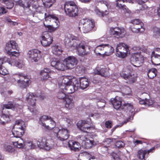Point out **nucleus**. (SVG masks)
Masks as SVG:
<instances>
[{
  "label": "nucleus",
  "mask_w": 160,
  "mask_h": 160,
  "mask_svg": "<svg viewBox=\"0 0 160 160\" xmlns=\"http://www.w3.org/2000/svg\"><path fill=\"white\" fill-rule=\"evenodd\" d=\"M111 102L113 107L116 109H118L122 106V99L118 97H116L112 100L111 99Z\"/></svg>",
  "instance_id": "20"
},
{
  "label": "nucleus",
  "mask_w": 160,
  "mask_h": 160,
  "mask_svg": "<svg viewBox=\"0 0 160 160\" xmlns=\"http://www.w3.org/2000/svg\"><path fill=\"white\" fill-rule=\"evenodd\" d=\"M105 126L107 128H112V122L110 120H108L105 122Z\"/></svg>",
  "instance_id": "56"
},
{
  "label": "nucleus",
  "mask_w": 160,
  "mask_h": 160,
  "mask_svg": "<svg viewBox=\"0 0 160 160\" xmlns=\"http://www.w3.org/2000/svg\"><path fill=\"white\" fill-rule=\"evenodd\" d=\"M140 49V48L138 46H134L132 48V50L136 52L135 53H138L139 52V53L141 54Z\"/></svg>",
  "instance_id": "57"
},
{
  "label": "nucleus",
  "mask_w": 160,
  "mask_h": 160,
  "mask_svg": "<svg viewBox=\"0 0 160 160\" xmlns=\"http://www.w3.org/2000/svg\"><path fill=\"white\" fill-rule=\"evenodd\" d=\"M17 127H18V128L24 130L25 127L24 122L21 120H16L13 128L17 129Z\"/></svg>",
  "instance_id": "30"
},
{
  "label": "nucleus",
  "mask_w": 160,
  "mask_h": 160,
  "mask_svg": "<svg viewBox=\"0 0 160 160\" xmlns=\"http://www.w3.org/2000/svg\"><path fill=\"white\" fill-rule=\"evenodd\" d=\"M17 3L20 6L24 8H29L30 7L31 2H30L29 1H18Z\"/></svg>",
  "instance_id": "36"
},
{
  "label": "nucleus",
  "mask_w": 160,
  "mask_h": 160,
  "mask_svg": "<svg viewBox=\"0 0 160 160\" xmlns=\"http://www.w3.org/2000/svg\"><path fill=\"white\" fill-rule=\"evenodd\" d=\"M114 51V48L109 44H104V55L109 56L112 54Z\"/></svg>",
  "instance_id": "22"
},
{
  "label": "nucleus",
  "mask_w": 160,
  "mask_h": 160,
  "mask_svg": "<svg viewBox=\"0 0 160 160\" xmlns=\"http://www.w3.org/2000/svg\"><path fill=\"white\" fill-rule=\"evenodd\" d=\"M80 50L82 52H83V53H78L80 55H87L89 54L90 52V48L89 47H88V50H87V49H81Z\"/></svg>",
  "instance_id": "50"
},
{
  "label": "nucleus",
  "mask_w": 160,
  "mask_h": 160,
  "mask_svg": "<svg viewBox=\"0 0 160 160\" xmlns=\"http://www.w3.org/2000/svg\"><path fill=\"white\" fill-rule=\"evenodd\" d=\"M10 116L9 112L8 110L2 108V118L5 119H9Z\"/></svg>",
  "instance_id": "41"
},
{
  "label": "nucleus",
  "mask_w": 160,
  "mask_h": 160,
  "mask_svg": "<svg viewBox=\"0 0 160 160\" xmlns=\"http://www.w3.org/2000/svg\"><path fill=\"white\" fill-rule=\"evenodd\" d=\"M36 97L33 93H28L26 96V99L28 103V109L33 114H37L38 111L36 108Z\"/></svg>",
  "instance_id": "6"
},
{
  "label": "nucleus",
  "mask_w": 160,
  "mask_h": 160,
  "mask_svg": "<svg viewBox=\"0 0 160 160\" xmlns=\"http://www.w3.org/2000/svg\"><path fill=\"white\" fill-rule=\"evenodd\" d=\"M65 12L70 17H75L78 16L79 10L75 2L72 1L66 2L64 5Z\"/></svg>",
  "instance_id": "2"
},
{
  "label": "nucleus",
  "mask_w": 160,
  "mask_h": 160,
  "mask_svg": "<svg viewBox=\"0 0 160 160\" xmlns=\"http://www.w3.org/2000/svg\"><path fill=\"white\" fill-rule=\"evenodd\" d=\"M147 155V149H141L138 150L137 152V157L140 160H145V156Z\"/></svg>",
  "instance_id": "28"
},
{
  "label": "nucleus",
  "mask_w": 160,
  "mask_h": 160,
  "mask_svg": "<svg viewBox=\"0 0 160 160\" xmlns=\"http://www.w3.org/2000/svg\"><path fill=\"white\" fill-rule=\"evenodd\" d=\"M7 21L8 22L11 23V24L14 25H16L18 24L17 22H14L11 20L10 19H7Z\"/></svg>",
  "instance_id": "64"
},
{
  "label": "nucleus",
  "mask_w": 160,
  "mask_h": 160,
  "mask_svg": "<svg viewBox=\"0 0 160 160\" xmlns=\"http://www.w3.org/2000/svg\"><path fill=\"white\" fill-rule=\"evenodd\" d=\"M78 62L77 58L73 56H69L63 60L67 69H72L76 67Z\"/></svg>",
  "instance_id": "13"
},
{
  "label": "nucleus",
  "mask_w": 160,
  "mask_h": 160,
  "mask_svg": "<svg viewBox=\"0 0 160 160\" xmlns=\"http://www.w3.org/2000/svg\"><path fill=\"white\" fill-rule=\"evenodd\" d=\"M43 5L46 8H49L51 7L53 4V2L51 1H45L43 2Z\"/></svg>",
  "instance_id": "54"
},
{
  "label": "nucleus",
  "mask_w": 160,
  "mask_h": 160,
  "mask_svg": "<svg viewBox=\"0 0 160 160\" xmlns=\"http://www.w3.org/2000/svg\"><path fill=\"white\" fill-rule=\"evenodd\" d=\"M127 80L129 81L130 83H133L135 82L136 81V78L134 76V75H129Z\"/></svg>",
  "instance_id": "53"
},
{
  "label": "nucleus",
  "mask_w": 160,
  "mask_h": 160,
  "mask_svg": "<svg viewBox=\"0 0 160 160\" xmlns=\"http://www.w3.org/2000/svg\"><path fill=\"white\" fill-rule=\"evenodd\" d=\"M51 64L52 67L58 70L64 71L66 68L63 61L62 62V61L57 59L52 60L51 62Z\"/></svg>",
  "instance_id": "18"
},
{
  "label": "nucleus",
  "mask_w": 160,
  "mask_h": 160,
  "mask_svg": "<svg viewBox=\"0 0 160 160\" xmlns=\"http://www.w3.org/2000/svg\"><path fill=\"white\" fill-rule=\"evenodd\" d=\"M5 49L10 56L17 57L19 55L18 44L14 41L11 40L7 43Z\"/></svg>",
  "instance_id": "4"
},
{
  "label": "nucleus",
  "mask_w": 160,
  "mask_h": 160,
  "mask_svg": "<svg viewBox=\"0 0 160 160\" xmlns=\"http://www.w3.org/2000/svg\"><path fill=\"white\" fill-rule=\"evenodd\" d=\"M121 76L124 79L127 80L129 77V75H128L125 73V72H122L120 73Z\"/></svg>",
  "instance_id": "60"
},
{
  "label": "nucleus",
  "mask_w": 160,
  "mask_h": 160,
  "mask_svg": "<svg viewBox=\"0 0 160 160\" xmlns=\"http://www.w3.org/2000/svg\"><path fill=\"white\" fill-rule=\"evenodd\" d=\"M2 2L6 4L7 8L9 9H12L14 5L12 1H2Z\"/></svg>",
  "instance_id": "44"
},
{
  "label": "nucleus",
  "mask_w": 160,
  "mask_h": 160,
  "mask_svg": "<svg viewBox=\"0 0 160 160\" xmlns=\"http://www.w3.org/2000/svg\"><path fill=\"white\" fill-rule=\"evenodd\" d=\"M44 25L45 28H48L51 32H53L55 30V28L51 25H46L44 23Z\"/></svg>",
  "instance_id": "59"
},
{
  "label": "nucleus",
  "mask_w": 160,
  "mask_h": 160,
  "mask_svg": "<svg viewBox=\"0 0 160 160\" xmlns=\"http://www.w3.org/2000/svg\"><path fill=\"white\" fill-rule=\"evenodd\" d=\"M131 23L134 25H139L140 26H142L143 27V23L138 19H135L131 20Z\"/></svg>",
  "instance_id": "45"
},
{
  "label": "nucleus",
  "mask_w": 160,
  "mask_h": 160,
  "mask_svg": "<svg viewBox=\"0 0 160 160\" xmlns=\"http://www.w3.org/2000/svg\"><path fill=\"white\" fill-rule=\"evenodd\" d=\"M94 52L97 54L104 55V45L101 44L97 46L94 50Z\"/></svg>",
  "instance_id": "29"
},
{
  "label": "nucleus",
  "mask_w": 160,
  "mask_h": 160,
  "mask_svg": "<svg viewBox=\"0 0 160 160\" xmlns=\"http://www.w3.org/2000/svg\"><path fill=\"white\" fill-rule=\"evenodd\" d=\"M157 70L155 68L150 69L147 72L148 77L150 79H153L157 75Z\"/></svg>",
  "instance_id": "34"
},
{
  "label": "nucleus",
  "mask_w": 160,
  "mask_h": 160,
  "mask_svg": "<svg viewBox=\"0 0 160 160\" xmlns=\"http://www.w3.org/2000/svg\"><path fill=\"white\" fill-rule=\"evenodd\" d=\"M139 103L141 104L144 105L146 106H150L152 105L154 103V101L151 99H141L139 100Z\"/></svg>",
  "instance_id": "33"
},
{
  "label": "nucleus",
  "mask_w": 160,
  "mask_h": 160,
  "mask_svg": "<svg viewBox=\"0 0 160 160\" xmlns=\"http://www.w3.org/2000/svg\"><path fill=\"white\" fill-rule=\"evenodd\" d=\"M68 145L71 150L76 152L79 150L80 144L77 142L73 140H69L68 142Z\"/></svg>",
  "instance_id": "19"
},
{
  "label": "nucleus",
  "mask_w": 160,
  "mask_h": 160,
  "mask_svg": "<svg viewBox=\"0 0 160 160\" xmlns=\"http://www.w3.org/2000/svg\"><path fill=\"white\" fill-rule=\"evenodd\" d=\"M50 117L49 116L44 115L41 116L39 118V123L41 124L44 128L46 125L44 122L47 120H49L50 119Z\"/></svg>",
  "instance_id": "39"
},
{
  "label": "nucleus",
  "mask_w": 160,
  "mask_h": 160,
  "mask_svg": "<svg viewBox=\"0 0 160 160\" xmlns=\"http://www.w3.org/2000/svg\"><path fill=\"white\" fill-rule=\"evenodd\" d=\"M7 10L3 7L0 8V16L3 15L7 12Z\"/></svg>",
  "instance_id": "58"
},
{
  "label": "nucleus",
  "mask_w": 160,
  "mask_h": 160,
  "mask_svg": "<svg viewBox=\"0 0 160 160\" xmlns=\"http://www.w3.org/2000/svg\"><path fill=\"white\" fill-rule=\"evenodd\" d=\"M41 38L42 41H41V43L44 47L49 46L53 41V37L48 32L42 36Z\"/></svg>",
  "instance_id": "17"
},
{
  "label": "nucleus",
  "mask_w": 160,
  "mask_h": 160,
  "mask_svg": "<svg viewBox=\"0 0 160 160\" xmlns=\"http://www.w3.org/2000/svg\"><path fill=\"white\" fill-rule=\"evenodd\" d=\"M51 70L48 68H44L41 71L40 75L41 79L46 80L50 77L49 74L51 72Z\"/></svg>",
  "instance_id": "21"
},
{
  "label": "nucleus",
  "mask_w": 160,
  "mask_h": 160,
  "mask_svg": "<svg viewBox=\"0 0 160 160\" xmlns=\"http://www.w3.org/2000/svg\"><path fill=\"white\" fill-rule=\"evenodd\" d=\"M62 52V50L60 46L55 45L52 48V52L55 55H60Z\"/></svg>",
  "instance_id": "38"
},
{
  "label": "nucleus",
  "mask_w": 160,
  "mask_h": 160,
  "mask_svg": "<svg viewBox=\"0 0 160 160\" xmlns=\"http://www.w3.org/2000/svg\"><path fill=\"white\" fill-rule=\"evenodd\" d=\"M153 35L156 38L160 36V28L154 27L153 28Z\"/></svg>",
  "instance_id": "46"
},
{
  "label": "nucleus",
  "mask_w": 160,
  "mask_h": 160,
  "mask_svg": "<svg viewBox=\"0 0 160 160\" xmlns=\"http://www.w3.org/2000/svg\"><path fill=\"white\" fill-rule=\"evenodd\" d=\"M75 83L73 82L72 85V80L68 78L67 77H64L62 81V84L59 86L60 88L67 94H71L77 91L79 87L78 81L75 80Z\"/></svg>",
  "instance_id": "1"
},
{
  "label": "nucleus",
  "mask_w": 160,
  "mask_h": 160,
  "mask_svg": "<svg viewBox=\"0 0 160 160\" xmlns=\"http://www.w3.org/2000/svg\"><path fill=\"white\" fill-rule=\"evenodd\" d=\"M79 29L84 33H87L91 31L95 26V22L92 20L83 18L79 22Z\"/></svg>",
  "instance_id": "3"
},
{
  "label": "nucleus",
  "mask_w": 160,
  "mask_h": 160,
  "mask_svg": "<svg viewBox=\"0 0 160 160\" xmlns=\"http://www.w3.org/2000/svg\"><path fill=\"white\" fill-rule=\"evenodd\" d=\"M153 56L154 57L155 60L158 62V64H160V54L155 53V52H153Z\"/></svg>",
  "instance_id": "55"
},
{
  "label": "nucleus",
  "mask_w": 160,
  "mask_h": 160,
  "mask_svg": "<svg viewBox=\"0 0 160 160\" xmlns=\"http://www.w3.org/2000/svg\"><path fill=\"white\" fill-rule=\"evenodd\" d=\"M79 83L80 88L84 89L87 88L89 86V82L88 79L85 78H79Z\"/></svg>",
  "instance_id": "24"
},
{
  "label": "nucleus",
  "mask_w": 160,
  "mask_h": 160,
  "mask_svg": "<svg viewBox=\"0 0 160 160\" xmlns=\"http://www.w3.org/2000/svg\"><path fill=\"white\" fill-rule=\"evenodd\" d=\"M3 150L7 152L14 154L15 152V150L12 146L8 144H4L3 145Z\"/></svg>",
  "instance_id": "32"
},
{
  "label": "nucleus",
  "mask_w": 160,
  "mask_h": 160,
  "mask_svg": "<svg viewBox=\"0 0 160 160\" xmlns=\"http://www.w3.org/2000/svg\"><path fill=\"white\" fill-rule=\"evenodd\" d=\"M8 74V72L4 67L0 65V74L5 76Z\"/></svg>",
  "instance_id": "51"
},
{
  "label": "nucleus",
  "mask_w": 160,
  "mask_h": 160,
  "mask_svg": "<svg viewBox=\"0 0 160 160\" xmlns=\"http://www.w3.org/2000/svg\"><path fill=\"white\" fill-rule=\"evenodd\" d=\"M121 1H117L116 6L119 8L122 9L123 10L125 9L126 10L127 9V7L125 5H122L121 3H119V2ZM123 2H127L128 1H122Z\"/></svg>",
  "instance_id": "47"
},
{
  "label": "nucleus",
  "mask_w": 160,
  "mask_h": 160,
  "mask_svg": "<svg viewBox=\"0 0 160 160\" xmlns=\"http://www.w3.org/2000/svg\"><path fill=\"white\" fill-rule=\"evenodd\" d=\"M106 70V69L105 68H98L95 72V73L103 77H106L109 75L108 72Z\"/></svg>",
  "instance_id": "27"
},
{
  "label": "nucleus",
  "mask_w": 160,
  "mask_h": 160,
  "mask_svg": "<svg viewBox=\"0 0 160 160\" xmlns=\"http://www.w3.org/2000/svg\"><path fill=\"white\" fill-rule=\"evenodd\" d=\"M16 75L19 78L17 81L18 85L22 88H26L31 83V81L28 78L27 74L21 72L16 74Z\"/></svg>",
  "instance_id": "7"
},
{
  "label": "nucleus",
  "mask_w": 160,
  "mask_h": 160,
  "mask_svg": "<svg viewBox=\"0 0 160 160\" xmlns=\"http://www.w3.org/2000/svg\"><path fill=\"white\" fill-rule=\"evenodd\" d=\"M94 140L92 138H88L85 142L82 143V145L85 148L88 149L91 148L93 145Z\"/></svg>",
  "instance_id": "26"
},
{
  "label": "nucleus",
  "mask_w": 160,
  "mask_h": 160,
  "mask_svg": "<svg viewBox=\"0 0 160 160\" xmlns=\"http://www.w3.org/2000/svg\"><path fill=\"white\" fill-rule=\"evenodd\" d=\"M65 43L66 46L69 47H75V49L78 53H83V52H82L80 51L81 49H87V47H85V45L83 43H80L78 44L75 40L72 39H71L68 38H65Z\"/></svg>",
  "instance_id": "10"
},
{
  "label": "nucleus",
  "mask_w": 160,
  "mask_h": 160,
  "mask_svg": "<svg viewBox=\"0 0 160 160\" xmlns=\"http://www.w3.org/2000/svg\"><path fill=\"white\" fill-rule=\"evenodd\" d=\"M49 120H50V124L49 125H46L45 128L48 130H51L55 127L56 124L55 122L52 120L51 117H50Z\"/></svg>",
  "instance_id": "40"
},
{
  "label": "nucleus",
  "mask_w": 160,
  "mask_h": 160,
  "mask_svg": "<svg viewBox=\"0 0 160 160\" xmlns=\"http://www.w3.org/2000/svg\"><path fill=\"white\" fill-rule=\"evenodd\" d=\"M28 145L31 148H33L35 147V145L33 143L32 141L24 142L23 139L20 138L18 141H15L14 142L13 145L14 146L18 148H21L23 147L26 145Z\"/></svg>",
  "instance_id": "16"
},
{
  "label": "nucleus",
  "mask_w": 160,
  "mask_h": 160,
  "mask_svg": "<svg viewBox=\"0 0 160 160\" xmlns=\"http://www.w3.org/2000/svg\"><path fill=\"white\" fill-rule=\"evenodd\" d=\"M17 127V129L13 128V135L15 137L17 138H21L24 134L25 130L24 129L18 128V127Z\"/></svg>",
  "instance_id": "23"
},
{
  "label": "nucleus",
  "mask_w": 160,
  "mask_h": 160,
  "mask_svg": "<svg viewBox=\"0 0 160 160\" xmlns=\"http://www.w3.org/2000/svg\"><path fill=\"white\" fill-rule=\"evenodd\" d=\"M155 149V147H152L149 150H147V155H148L149 153L150 152H153V151H154Z\"/></svg>",
  "instance_id": "62"
},
{
  "label": "nucleus",
  "mask_w": 160,
  "mask_h": 160,
  "mask_svg": "<svg viewBox=\"0 0 160 160\" xmlns=\"http://www.w3.org/2000/svg\"><path fill=\"white\" fill-rule=\"evenodd\" d=\"M27 57L32 62H38L41 57V52L38 49L29 50L27 53Z\"/></svg>",
  "instance_id": "14"
},
{
  "label": "nucleus",
  "mask_w": 160,
  "mask_h": 160,
  "mask_svg": "<svg viewBox=\"0 0 160 160\" xmlns=\"http://www.w3.org/2000/svg\"><path fill=\"white\" fill-rule=\"evenodd\" d=\"M90 122L88 121L81 120L78 122L77 125L80 130L87 133L92 132L93 128L90 126Z\"/></svg>",
  "instance_id": "12"
},
{
  "label": "nucleus",
  "mask_w": 160,
  "mask_h": 160,
  "mask_svg": "<svg viewBox=\"0 0 160 160\" xmlns=\"http://www.w3.org/2000/svg\"><path fill=\"white\" fill-rule=\"evenodd\" d=\"M12 60L10 58L5 56L0 58V65L1 66L6 62H8L10 65H13V62H12Z\"/></svg>",
  "instance_id": "35"
},
{
  "label": "nucleus",
  "mask_w": 160,
  "mask_h": 160,
  "mask_svg": "<svg viewBox=\"0 0 160 160\" xmlns=\"http://www.w3.org/2000/svg\"><path fill=\"white\" fill-rule=\"evenodd\" d=\"M37 145L40 148L49 150L54 146V142L52 139H46L44 137H41L38 138Z\"/></svg>",
  "instance_id": "5"
},
{
  "label": "nucleus",
  "mask_w": 160,
  "mask_h": 160,
  "mask_svg": "<svg viewBox=\"0 0 160 160\" xmlns=\"http://www.w3.org/2000/svg\"><path fill=\"white\" fill-rule=\"evenodd\" d=\"M57 97L58 99H63V100L67 97L66 94L62 92H59L58 93Z\"/></svg>",
  "instance_id": "49"
},
{
  "label": "nucleus",
  "mask_w": 160,
  "mask_h": 160,
  "mask_svg": "<svg viewBox=\"0 0 160 160\" xmlns=\"http://www.w3.org/2000/svg\"><path fill=\"white\" fill-rule=\"evenodd\" d=\"M134 144L135 145H136L139 144H142V142L139 140H136L133 142Z\"/></svg>",
  "instance_id": "63"
},
{
  "label": "nucleus",
  "mask_w": 160,
  "mask_h": 160,
  "mask_svg": "<svg viewBox=\"0 0 160 160\" xmlns=\"http://www.w3.org/2000/svg\"><path fill=\"white\" fill-rule=\"evenodd\" d=\"M53 132L56 134L58 139L61 141L67 140L69 136V132L67 128H61L60 129L58 127H55Z\"/></svg>",
  "instance_id": "9"
},
{
  "label": "nucleus",
  "mask_w": 160,
  "mask_h": 160,
  "mask_svg": "<svg viewBox=\"0 0 160 160\" xmlns=\"http://www.w3.org/2000/svg\"><path fill=\"white\" fill-rule=\"evenodd\" d=\"M129 48L128 46L124 43H119L116 48L117 55L121 58H125L127 56Z\"/></svg>",
  "instance_id": "11"
},
{
  "label": "nucleus",
  "mask_w": 160,
  "mask_h": 160,
  "mask_svg": "<svg viewBox=\"0 0 160 160\" xmlns=\"http://www.w3.org/2000/svg\"><path fill=\"white\" fill-rule=\"evenodd\" d=\"M130 60L131 63L133 62L136 64L138 63L139 66L142 65L144 62L143 57L139 52L133 53L130 58Z\"/></svg>",
  "instance_id": "15"
},
{
  "label": "nucleus",
  "mask_w": 160,
  "mask_h": 160,
  "mask_svg": "<svg viewBox=\"0 0 160 160\" xmlns=\"http://www.w3.org/2000/svg\"><path fill=\"white\" fill-rule=\"evenodd\" d=\"M125 145V143L122 141L119 140L117 141L115 144V146L116 148L118 149H121L123 148Z\"/></svg>",
  "instance_id": "43"
},
{
  "label": "nucleus",
  "mask_w": 160,
  "mask_h": 160,
  "mask_svg": "<svg viewBox=\"0 0 160 160\" xmlns=\"http://www.w3.org/2000/svg\"><path fill=\"white\" fill-rule=\"evenodd\" d=\"M18 105L16 104H14L12 102L9 101L7 104H4L3 105L2 108L4 109H14L17 107Z\"/></svg>",
  "instance_id": "31"
},
{
  "label": "nucleus",
  "mask_w": 160,
  "mask_h": 160,
  "mask_svg": "<svg viewBox=\"0 0 160 160\" xmlns=\"http://www.w3.org/2000/svg\"><path fill=\"white\" fill-rule=\"evenodd\" d=\"M88 138V135H79L78 140L79 142L82 143L83 142H85V141Z\"/></svg>",
  "instance_id": "52"
},
{
  "label": "nucleus",
  "mask_w": 160,
  "mask_h": 160,
  "mask_svg": "<svg viewBox=\"0 0 160 160\" xmlns=\"http://www.w3.org/2000/svg\"><path fill=\"white\" fill-rule=\"evenodd\" d=\"M109 33L111 36L119 39L124 37L126 33L125 29L122 27H111Z\"/></svg>",
  "instance_id": "8"
},
{
  "label": "nucleus",
  "mask_w": 160,
  "mask_h": 160,
  "mask_svg": "<svg viewBox=\"0 0 160 160\" xmlns=\"http://www.w3.org/2000/svg\"><path fill=\"white\" fill-rule=\"evenodd\" d=\"M131 29L132 31L133 32L138 33L143 32L145 30V28L143 27H142V26L139 27L135 26L134 27H132Z\"/></svg>",
  "instance_id": "42"
},
{
  "label": "nucleus",
  "mask_w": 160,
  "mask_h": 160,
  "mask_svg": "<svg viewBox=\"0 0 160 160\" xmlns=\"http://www.w3.org/2000/svg\"><path fill=\"white\" fill-rule=\"evenodd\" d=\"M12 62H13V64L11 65V66H16L19 68H22L23 66V65L20 62L14 60H12Z\"/></svg>",
  "instance_id": "48"
},
{
  "label": "nucleus",
  "mask_w": 160,
  "mask_h": 160,
  "mask_svg": "<svg viewBox=\"0 0 160 160\" xmlns=\"http://www.w3.org/2000/svg\"><path fill=\"white\" fill-rule=\"evenodd\" d=\"M113 159L114 160H121L119 155L115 153L112 155Z\"/></svg>",
  "instance_id": "61"
},
{
  "label": "nucleus",
  "mask_w": 160,
  "mask_h": 160,
  "mask_svg": "<svg viewBox=\"0 0 160 160\" xmlns=\"http://www.w3.org/2000/svg\"><path fill=\"white\" fill-rule=\"evenodd\" d=\"M45 19L46 21H50L51 19H52L56 20L55 23H57V22H58V18L56 16L55 14H49L47 15V13H45Z\"/></svg>",
  "instance_id": "37"
},
{
  "label": "nucleus",
  "mask_w": 160,
  "mask_h": 160,
  "mask_svg": "<svg viewBox=\"0 0 160 160\" xmlns=\"http://www.w3.org/2000/svg\"><path fill=\"white\" fill-rule=\"evenodd\" d=\"M65 102V107L69 109H72L74 107V103L72 98L68 97L64 100Z\"/></svg>",
  "instance_id": "25"
}]
</instances>
